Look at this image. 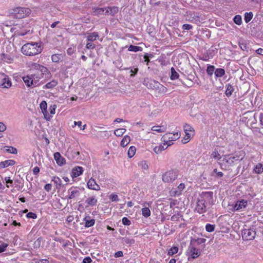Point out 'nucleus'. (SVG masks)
I'll return each mask as SVG.
<instances>
[{"mask_svg": "<svg viewBox=\"0 0 263 263\" xmlns=\"http://www.w3.org/2000/svg\"><path fill=\"white\" fill-rule=\"evenodd\" d=\"M213 193L212 192H202L198 199L195 210L199 214L206 211L207 206L213 204Z\"/></svg>", "mask_w": 263, "mask_h": 263, "instance_id": "obj_1", "label": "nucleus"}, {"mask_svg": "<svg viewBox=\"0 0 263 263\" xmlns=\"http://www.w3.org/2000/svg\"><path fill=\"white\" fill-rule=\"evenodd\" d=\"M42 50L41 43L29 42L22 47L21 52L26 56H34L41 53Z\"/></svg>", "mask_w": 263, "mask_h": 263, "instance_id": "obj_2", "label": "nucleus"}, {"mask_svg": "<svg viewBox=\"0 0 263 263\" xmlns=\"http://www.w3.org/2000/svg\"><path fill=\"white\" fill-rule=\"evenodd\" d=\"M245 156V152L243 151H240L236 153L234 155H227L224 156L222 162L220 163L221 167H229L234 165L235 161L242 160Z\"/></svg>", "mask_w": 263, "mask_h": 263, "instance_id": "obj_3", "label": "nucleus"}, {"mask_svg": "<svg viewBox=\"0 0 263 263\" xmlns=\"http://www.w3.org/2000/svg\"><path fill=\"white\" fill-rule=\"evenodd\" d=\"M205 241L204 238L193 239L191 240L190 245L188 248V253L193 259H195L201 254L200 250L198 249L197 245L204 243Z\"/></svg>", "mask_w": 263, "mask_h": 263, "instance_id": "obj_4", "label": "nucleus"}, {"mask_svg": "<svg viewBox=\"0 0 263 263\" xmlns=\"http://www.w3.org/2000/svg\"><path fill=\"white\" fill-rule=\"evenodd\" d=\"M31 12V10L28 8L20 7L10 9L8 11L9 16L18 19L27 17Z\"/></svg>", "mask_w": 263, "mask_h": 263, "instance_id": "obj_5", "label": "nucleus"}, {"mask_svg": "<svg viewBox=\"0 0 263 263\" xmlns=\"http://www.w3.org/2000/svg\"><path fill=\"white\" fill-rule=\"evenodd\" d=\"M183 127L185 135L182 139L181 141L183 144H186L188 143L194 136L195 130L191 125L187 123L184 124Z\"/></svg>", "mask_w": 263, "mask_h": 263, "instance_id": "obj_6", "label": "nucleus"}, {"mask_svg": "<svg viewBox=\"0 0 263 263\" xmlns=\"http://www.w3.org/2000/svg\"><path fill=\"white\" fill-rule=\"evenodd\" d=\"M180 137V132H177L175 133H166L162 136V138L164 142V144L168 146L172 145L173 144V142L178 139Z\"/></svg>", "mask_w": 263, "mask_h": 263, "instance_id": "obj_7", "label": "nucleus"}, {"mask_svg": "<svg viewBox=\"0 0 263 263\" xmlns=\"http://www.w3.org/2000/svg\"><path fill=\"white\" fill-rule=\"evenodd\" d=\"M178 175L177 171L171 170L166 171L162 175V179L165 183H171L177 178Z\"/></svg>", "mask_w": 263, "mask_h": 263, "instance_id": "obj_8", "label": "nucleus"}, {"mask_svg": "<svg viewBox=\"0 0 263 263\" xmlns=\"http://www.w3.org/2000/svg\"><path fill=\"white\" fill-rule=\"evenodd\" d=\"M256 231L253 228L245 229L242 231V237L244 240H251L255 238Z\"/></svg>", "mask_w": 263, "mask_h": 263, "instance_id": "obj_9", "label": "nucleus"}, {"mask_svg": "<svg viewBox=\"0 0 263 263\" xmlns=\"http://www.w3.org/2000/svg\"><path fill=\"white\" fill-rule=\"evenodd\" d=\"M29 67L32 69L38 70L43 73H50L49 70L48 68L42 65H40L36 63L31 62L29 63Z\"/></svg>", "mask_w": 263, "mask_h": 263, "instance_id": "obj_10", "label": "nucleus"}, {"mask_svg": "<svg viewBox=\"0 0 263 263\" xmlns=\"http://www.w3.org/2000/svg\"><path fill=\"white\" fill-rule=\"evenodd\" d=\"M68 198L70 199H75L78 197L80 193L78 187L72 186L68 190Z\"/></svg>", "mask_w": 263, "mask_h": 263, "instance_id": "obj_11", "label": "nucleus"}, {"mask_svg": "<svg viewBox=\"0 0 263 263\" xmlns=\"http://www.w3.org/2000/svg\"><path fill=\"white\" fill-rule=\"evenodd\" d=\"M248 204V201L245 199L238 200L233 206V211H240L246 208Z\"/></svg>", "mask_w": 263, "mask_h": 263, "instance_id": "obj_12", "label": "nucleus"}, {"mask_svg": "<svg viewBox=\"0 0 263 263\" xmlns=\"http://www.w3.org/2000/svg\"><path fill=\"white\" fill-rule=\"evenodd\" d=\"M49 73H43L40 71H37L36 73L30 74L32 80H33L34 84L36 86L41 79L43 78L44 74H49Z\"/></svg>", "mask_w": 263, "mask_h": 263, "instance_id": "obj_13", "label": "nucleus"}, {"mask_svg": "<svg viewBox=\"0 0 263 263\" xmlns=\"http://www.w3.org/2000/svg\"><path fill=\"white\" fill-rule=\"evenodd\" d=\"M87 184V187L89 189L95 191H99L100 190V186L96 183V180L92 178L89 179Z\"/></svg>", "mask_w": 263, "mask_h": 263, "instance_id": "obj_14", "label": "nucleus"}, {"mask_svg": "<svg viewBox=\"0 0 263 263\" xmlns=\"http://www.w3.org/2000/svg\"><path fill=\"white\" fill-rule=\"evenodd\" d=\"M152 202H145L143 204V206H144V208H142L141 210L142 211V215L143 217L145 218H147L149 216H151V212L149 210V209L147 207H146V205L149 206L151 204Z\"/></svg>", "mask_w": 263, "mask_h": 263, "instance_id": "obj_15", "label": "nucleus"}, {"mask_svg": "<svg viewBox=\"0 0 263 263\" xmlns=\"http://www.w3.org/2000/svg\"><path fill=\"white\" fill-rule=\"evenodd\" d=\"M53 157L54 160H55L57 163L60 165L62 166L65 164L66 161L65 159L61 155L60 153L59 152H56L53 154Z\"/></svg>", "mask_w": 263, "mask_h": 263, "instance_id": "obj_16", "label": "nucleus"}, {"mask_svg": "<svg viewBox=\"0 0 263 263\" xmlns=\"http://www.w3.org/2000/svg\"><path fill=\"white\" fill-rule=\"evenodd\" d=\"M83 172V169L82 167L81 166H77L73 168L72 170V174L71 177L72 178H76L79 176H80Z\"/></svg>", "mask_w": 263, "mask_h": 263, "instance_id": "obj_17", "label": "nucleus"}, {"mask_svg": "<svg viewBox=\"0 0 263 263\" xmlns=\"http://www.w3.org/2000/svg\"><path fill=\"white\" fill-rule=\"evenodd\" d=\"M185 188V184L183 183H180L178 186L177 189L172 191V194L174 196H178L182 194V191Z\"/></svg>", "mask_w": 263, "mask_h": 263, "instance_id": "obj_18", "label": "nucleus"}, {"mask_svg": "<svg viewBox=\"0 0 263 263\" xmlns=\"http://www.w3.org/2000/svg\"><path fill=\"white\" fill-rule=\"evenodd\" d=\"M105 14L109 13L111 15L114 16L119 11V8L117 6H111L105 8Z\"/></svg>", "mask_w": 263, "mask_h": 263, "instance_id": "obj_19", "label": "nucleus"}, {"mask_svg": "<svg viewBox=\"0 0 263 263\" xmlns=\"http://www.w3.org/2000/svg\"><path fill=\"white\" fill-rule=\"evenodd\" d=\"M23 80L27 86H35V84H34L33 80H32V78L30 75H27L26 76L23 77Z\"/></svg>", "mask_w": 263, "mask_h": 263, "instance_id": "obj_20", "label": "nucleus"}, {"mask_svg": "<svg viewBox=\"0 0 263 263\" xmlns=\"http://www.w3.org/2000/svg\"><path fill=\"white\" fill-rule=\"evenodd\" d=\"M15 164V161L12 159L6 160L0 162V167L5 168L9 166H12Z\"/></svg>", "mask_w": 263, "mask_h": 263, "instance_id": "obj_21", "label": "nucleus"}, {"mask_svg": "<svg viewBox=\"0 0 263 263\" xmlns=\"http://www.w3.org/2000/svg\"><path fill=\"white\" fill-rule=\"evenodd\" d=\"M151 130L157 133H164L166 130V127L164 125L153 126L151 128Z\"/></svg>", "mask_w": 263, "mask_h": 263, "instance_id": "obj_22", "label": "nucleus"}, {"mask_svg": "<svg viewBox=\"0 0 263 263\" xmlns=\"http://www.w3.org/2000/svg\"><path fill=\"white\" fill-rule=\"evenodd\" d=\"M105 8L94 7L92 8V13L95 15H99L105 14Z\"/></svg>", "mask_w": 263, "mask_h": 263, "instance_id": "obj_23", "label": "nucleus"}, {"mask_svg": "<svg viewBox=\"0 0 263 263\" xmlns=\"http://www.w3.org/2000/svg\"><path fill=\"white\" fill-rule=\"evenodd\" d=\"M85 203L88 206H93L97 203V199L95 196L89 197L85 200Z\"/></svg>", "mask_w": 263, "mask_h": 263, "instance_id": "obj_24", "label": "nucleus"}, {"mask_svg": "<svg viewBox=\"0 0 263 263\" xmlns=\"http://www.w3.org/2000/svg\"><path fill=\"white\" fill-rule=\"evenodd\" d=\"M58 84V81L53 80L50 82L47 83L45 86H43V88L46 89H52L55 87Z\"/></svg>", "mask_w": 263, "mask_h": 263, "instance_id": "obj_25", "label": "nucleus"}, {"mask_svg": "<svg viewBox=\"0 0 263 263\" xmlns=\"http://www.w3.org/2000/svg\"><path fill=\"white\" fill-rule=\"evenodd\" d=\"M99 37L98 32H93L92 33H89L87 35V39L88 42H93L96 41Z\"/></svg>", "mask_w": 263, "mask_h": 263, "instance_id": "obj_26", "label": "nucleus"}, {"mask_svg": "<svg viewBox=\"0 0 263 263\" xmlns=\"http://www.w3.org/2000/svg\"><path fill=\"white\" fill-rule=\"evenodd\" d=\"M2 85L4 88H10L12 85V83L10 79L8 77L4 78Z\"/></svg>", "mask_w": 263, "mask_h": 263, "instance_id": "obj_27", "label": "nucleus"}, {"mask_svg": "<svg viewBox=\"0 0 263 263\" xmlns=\"http://www.w3.org/2000/svg\"><path fill=\"white\" fill-rule=\"evenodd\" d=\"M130 141V138L128 135H125L121 141L120 145L123 147L126 146Z\"/></svg>", "mask_w": 263, "mask_h": 263, "instance_id": "obj_28", "label": "nucleus"}, {"mask_svg": "<svg viewBox=\"0 0 263 263\" xmlns=\"http://www.w3.org/2000/svg\"><path fill=\"white\" fill-rule=\"evenodd\" d=\"M51 180L54 182V184L57 189H59L61 186L62 180L59 177L53 176L52 177Z\"/></svg>", "mask_w": 263, "mask_h": 263, "instance_id": "obj_29", "label": "nucleus"}, {"mask_svg": "<svg viewBox=\"0 0 263 263\" xmlns=\"http://www.w3.org/2000/svg\"><path fill=\"white\" fill-rule=\"evenodd\" d=\"M167 147V146H166V145H164L163 144V145H159L158 146H155L153 150L155 153L158 154L160 153L162 151L166 149Z\"/></svg>", "mask_w": 263, "mask_h": 263, "instance_id": "obj_30", "label": "nucleus"}, {"mask_svg": "<svg viewBox=\"0 0 263 263\" xmlns=\"http://www.w3.org/2000/svg\"><path fill=\"white\" fill-rule=\"evenodd\" d=\"M254 172L257 174H260L263 172V165L261 163H257L254 168Z\"/></svg>", "mask_w": 263, "mask_h": 263, "instance_id": "obj_31", "label": "nucleus"}, {"mask_svg": "<svg viewBox=\"0 0 263 263\" xmlns=\"http://www.w3.org/2000/svg\"><path fill=\"white\" fill-rule=\"evenodd\" d=\"M226 73L225 70L223 68H217L215 71L216 77L220 78L223 77Z\"/></svg>", "mask_w": 263, "mask_h": 263, "instance_id": "obj_32", "label": "nucleus"}, {"mask_svg": "<svg viewBox=\"0 0 263 263\" xmlns=\"http://www.w3.org/2000/svg\"><path fill=\"white\" fill-rule=\"evenodd\" d=\"M171 74L170 76V79L171 80H175L179 78V74L176 72L175 68L174 67H172L171 69Z\"/></svg>", "mask_w": 263, "mask_h": 263, "instance_id": "obj_33", "label": "nucleus"}, {"mask_svg": "<svg viewBox=\"0 0 263 263\" xmlns=\"http://www.w3.org/2000/svg\"><path fill=\"white\" fill-rule=\"evenodd\" d=\"M226 87L227 89L225 93L226 95L229 97L232 95L233 92L234 91V88L233 86L230 84H227Z\"/></svg>", "mask_w": 263, "mask_h": 263, "instance_id": "obj_34", "label": "nucleus"}, {"mask_svg": "<svg viewBox=\"0 0 263 263\" xmlns=\"http://www.w3.org/2000/svg\"><path fill=\"white\" fill-rule=\"evenodd\" d=\"M4 149L6 152L9 153L13 154H16L17 153V149L13 146H5Z\"/></svg>", "mask_w": 263, "mask_h": 263, "instance_id": "obj_35", "label": "nucleus"}, {"mask_svg": "<svg viewBox=\"0 0 263 263\" xmlns=\"http://www.w3.org/2000/svg\"><path fill=\"white\" fill-rule=\"evenodd\" d=\"M84 220L85 221V227L86 228L92 227L95 224V220L94 219H87V218L85 217Z\"/></svg>", "mask_w": 263, "mask_h": 263, "instance_id": "obj_36", "label": "nucleus"}, {"mask_svg": "<svg viewBox=\"0 0 263 263\" xmlns=\"http://www.w3.org/2000/svg\"><path fill=\"white\" fill-rule=\"evenodd\" d=\"M62 58L63 55L61 54H54L51 56L52 61L55 63L59 62Z\"/></svg>", "mask_w": 263, "mask_h": 263, "instance_id": "obj_37", "label": "nucleus"}, {"mask_svg": "<svg viewBox=\"0 0 263 263\" xmlns=\"http://www.w3.org/2000/svg\"><path fill=\"white\" fill-rule=\"evenodd\" d=\"M178 248L176 246H173L170 248L167 251L168 256H173L178 252Z\"/></svg>", "mask_w": 263, "mask_h": 263, "instance_id": "obj_38", "label": "nucleus"}, {"mask_svg": "<svg viewBox=\"0 0 263 263\" xmlns=\"http://www.w3.org/2000/svg\"><path fill=\"white\" fill-rule=\"evenodd\" d=\"M136 152V148L134 146H130L128 151L127 155L129 158H132L135 154Z\"/></svg>", "mask_w": 263, "mask_h": 263, "instance_id": "obj_39", "label": "nucleus"}, {"mask_svg": "<svg viewBox=\"0 0 263 263\" xmlns=\"http://www.w3.org/2000/svg\"><path fill=\"white\" fill-rule=\"evenodd\" d=\"M122 240L123 243L131 245L135 243V240L134 239H130L128 237H123Z\"/></svg>", "mask_w": 263, "mask_h": 263, "instance_id": "obj_40", "label": "nucleus"}, {"mask_svg": "<svg viewBox=\"0 0 263 263\" xmlns=\"http://www.w3.org/2000/svg\"><path fill=\"white\" fill-rule=\"evenodd\" d=\"M126 132L125 128H120L117 129L115 130L114 134L116 136L118 137H120L122 136Z\"/></svg>", "mask_w": 263, "mask_h": 263, "instance_id": "obj_41", "label": "nucleus"}, {"mask_svg": "<svg viewBox=\"0 0 263 263\" xmlns=\"http://www.w3.org/2000/svg\"><path fill=\"white\" fill-rule=\"evenodd\" d=\"M253 16V14L252 12L245 13L244 19L246 23H248L252 19Z\"/></svg>", "mask_w": 263, "mask_h": 263, "instance_id": "obj_42", "label": "nucleus"}, {"mask_svg": "<svg viewBox=\"0 0 263 263\" xmlns=\"http://www.w3.org/2000/svg\"><path fill=\"white\" fill-rule=\"evenodd\" d=\"M215 70V67L213 65H208L206 68V72L208 75L211 76L213 75Z\"/></svg>", "mask_w": 263, "mask_h": 263, "instance_id": "obj_43", "label": "nucleus"}, {"mask_svg": "<svg viewBox=\"0 0 263 263\" xmlns=\"http://www.w3.org/2000/svg\"><path fill=\"white\" fill-rule=\"evenodd\" d=\"M42 111L44 115V118L47 121H50L51 119L52 116L49 115L47 108L45 109V110H42Z\"/></svg>", "mask_w": 263, "mask_h": 263, "instance_id": "obj_44", "label": "nucleus"}, {"mask_svg": "<svg viewBox=\"0 0 263 263\" xmlns=\"http://www.w3.org/2000/svg\"><path fill=\"white\" fill-rule=\"evenodd\" d=\"M233 21L236 24L240 25L242 23L241 16L240 15H236L234 16Z\"/></svg>", "mask_w": 263, "mask_h": 263, "instance_id": "obj_45", "label": "nucleus"}, {"mask_svg": "<svg viewBox=\"0 0 263 263\" xmlns=\"http://www.w3.org/2000/svg\"><path fill=\"white\" fill-rule=\"evenodd\" d=\"M142 49L141 47L134 46V45H130L128 47V50L130 51L137 52L139 51H141Z\"/></svg>", "mask_w": 263, "mask_h": 263, "instance_id": "obj_46", "label": "nucleus"}, {"mask_svg": "<svg viewBox=\"0 0 263 263\" xmlns=\"http://www.w3.org/2000/svg\"><path fill=\"white\" fill-rule=\"evenodd\" d=\"M151 82L154 83V84H155L154 87H156V88H159V86H160L161 87V88H162V91L166 92V90H167L166 87H164L163 85L161 84L160 83H159L158 82H157L156 81H154V80L151 81Z\"/></svg>", "mask_w": 263, "mask_h": 263, "instance_id": "obj_47", "label": "nucleus"}, {"mask_svg": "<svg viewBox=\"0 0 263 263\" xmlns=\"http://www.w3.org/2000/svg\"><path fill=\"white\" fill-rule=\"evenodd\" d=\"M211 157L214 158V159L219 160L221 158L220 155L218 152L217 151L215 150L212 152L211 155Z\"/></svg>", "mask_w": 263, "mask_h": 263, "instance_id": "obj_48", "label": "nucleus"}, {"mask_svg": "<svg viewBox=\"0 0 263 263\" xmlns=\"http://www.w3.org/2000/svg\"><path fill=\"white\" fill-rule=\"evenodd\" d=\"M215 225L207 223L205 226V230L208 232H212L215 230Z\"/></svg>", "mask_w": 263, "mask_h": 263, "instance_id": "obj_49", "label": "nucleus"}, {"mask_svg": "<svg viewBox=\"0 0 263 263\" xmlns=\"http://www.w3.org/2000/svg\"><path fill=\"white\" fill-rule=\"evenodd\" d=\"M57 108V105L55 104L51 105L50 106L49 108V110L50 111V115H51L52 117L55 113V109Z\"/></svg>", "mask_w": 263, "mask_h": 263, "instance_id": "obj_50", "label": "nucleus"}, {"mask_svg": "<svg viewBox=\"0 0 263 263\" xmlns=\"http://www.w3.org/2000/svg\"><path fill=\"white\" fill-rule=\"evenodd\" d=\"M5 180L7 183L6 186L7 187H9L12 186V184L13 183V180L10 179V177H5Z\"/></svg>", "mask_w": 263, "mask_h": 263, "instance_id": "obj_51", "label": "nucleus"}, {"mask_svg": "<svg viewBox=\"0 0 263 263\" xmlns=\"http://www.w3.org/2000/svg\"><path fill=\"white\" fill-rule=\"evenodd\" d=\"M76 51V47H69L67 50V53L69 55H72Z\"/></svg>", "mask_w": 263, "mask_h": 263, "instance_id": "obj_52", "label": "nucleus"}, {"mask_svg": "<svg viewBox=\"0 0 263 263\" xmlns=\"http://www.w3.org/2000/svg\"><path fill=\"white\" fill-rule=\"evenodd\" d=\"M109 199L112 201H118L119 199L118 196L116 194H111L109 195Z\"/></svg>", "mask_w": 263, "mask_h": 263, "instance_id": "obj_53", "label": "nucleus"}, {"mask_svg": "<svg viewBox=\"0 0 263 263\" xmlns=\"http://www.w3.org/2000/svg\"><path fill=\"white\" fill-rule=\"evenodd\" d=\"M35 263H49V261L47 259H34Z\"/></svg>", "mask_w": 263, "mask_h": 263, "instance_id": "obj_54", "label": "nucleus"}, {"mask_svg": "<svg viewBox=\"0 0 263 263\" xmlns=\"http://www.w3.org/2000/svg\"><path fill=\"white\" fill-rule=\"evenodd\" d=\"M122 221L125 226H129L131 224L130 221L126 217L122 218Z\"/></svg>", "mask_w": 263, "mask_h": 263, "instance_id": "obj_55", "label": "nucleus"}, {"mask_svg": "<svg viewBox=\"0 0 263 263\" xmlns=\"http://www.w3.org/2000/svg\"><path fill=\"white\" fill-rule=\"evenodd\" d=\"M26 216L28 218L36 219L37 215L35 213L33 212H29L27 214Z\"/></svg>", "mask_w": 263, "mask_h": 263, "instance_id": "obj_56", "label": "nucleus"}, {"mask_svg": "<svg viewBox=\"0 0 263 263\" xmlns=\"http://www.w3.org/2000/svg\"><path fill=\"white\" fill-rule=\"evenodd\" d=\"M92 42H88L86 44V48L88 49H93L96 47L95 45L92 43Z\"/></svg>", "mask_w": 263, "mask_h": 263, "instance_id": "obj_57", "label": "nucleus"}, {"mask_svg": "<svg viewBox=\"0 0 263 263\" xmlns=\"http://www.w3.org/2000/svg\"><path fill=\"white\" fill-rule=\"evenodd\" d=\"M8 246V245L6 243H3L0 245V253H2L6 250V249Z\"/></svg>", "mask_w": 263, "mask_h": 263, "instance_id": "obj_58", "label": "nucleus"}, {"mask_svg": "<svg viewBox=\"0 0 263 263\" xmlns=\"http://www.w3.org/2000/svg\"><path fill=\"white\" fill-rule=\"evenodd\" d=\"M40 108L42 110H45L47 108V105L45 101H43L40 103Z\"/></svg>", "mask_w": 263, "mask_h": 263, "instance_id": "obj_59", "label": "nucleus"}, {"mask_svg": "<svg viewBox=\"0 0 263 263\" xmlns=\"http://www.w3.org/2000/svg\"><path fill=\"white\" fill-rule=\"evenodd\" d=\"M192 26L190 24H183L182 25V29L183 30H190L192 28Z\"/></svg>", "mask_w": 263, "mask_h": 263, "instance_id": "obj_60", "label": "nucleus"}, {"mask_svg": "<svg viewBox=\"0 0 263 263\" xmlns=\"http://www.w3.org/2000/svg\"><path fill=\"white\" fill-rule=\"evenodd\" d=\"M92 262L91 258L89 257H85L83 260V263H91Z\"/></svg>", "mask_w": 263, "mask_h": 263, "instance_id": "obj_61", "label": "nucleus"}, {"mask_svg": "<svg viewBox=\"0 0 263 263\" xmlns=\"http://www.w3.org/2000/svg\"><path fill=\"white\" fill-rule=\"evenodd\" d=\"M51 187H52V185L50 183L46 184L44 186V189L47 192L50 191L51 190Z\"/></svg>", "mask_w": 263, "mask_h": 263, "instance_id": "obj_62", "label": "nucleus"}, {"mask_svg": "<svg viewBox=\"0 0 263 263\" xmlns=\"http://www.w3.org/2000/svg\"><path fill=\"white\" fill-rule=\"evenodd\" d=\"M40 171V168L38 166H35L33 169V173L34 175H37L39 173Z\"/></svg>", "mask_w": 263, "mask_h": 263, "instance_id": "obj_63", "label": "nucleus"}, {"mask_svg": "<svg viewBox=\"0 0 263 263\" xmlns=\"http://www.w3.org/2000/svg\"><path fill=\"white\" fill-rule=\"evenodd\" d=\"M259 118L260 124L263 125V111L260 112Z\"/></svg>", "mask_w": 263, "mask_h": 263, "instance_id": "obj_64", "label": "nucleus"}]
</instances>
